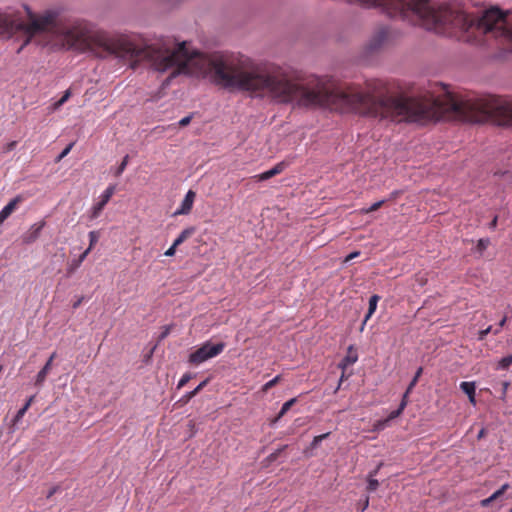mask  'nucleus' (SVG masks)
Returning a JSON list of instances; mask_svg holds the SVG:
<instances>
[{"label": "nucleus", "instance_id": "43", "mask_svg": "<svg viewBox=\"0 0 512 512\" xmlns=\"http://www.w3.org/2000/svg\"><path fill=\"white\" fill-rule=\"evenodd\" d=\"M506 321H507V317L505 316V317H503V318L500 320V322H499V324H498L499 328H503V326L505 325Z\"/></svg>", "mask_w": 512, "mask_h": 512}, {"label": "nucleus", "instance_id": "14", "mask_svg": "<svg viewBox=\"0 0 512 512\" xmlns=\"http://www.w3.org/2000/svg\"><path fill=\"white\" fill-rule=\"evenodd\" d=\"M195 232V228L194 227H188L186 229H184L180 234L179 236L174 240L173 244H174V247H178L179 245H181L184 241H186L189 237H191Z\"/></svg>", "mask_w": 512, "mask_h": 512}, {"label": "nucleus", "instance_id": "6", "mask_svg": "<svg viewBox=\"0 0 512 512\" xmlns=\"http://www.w3.org/2000/svg\"><path fill=\"white\" fill-rule=\"evenodd\" d=\"M55 358H56V352H53L50 355V357L47 360V362L45 363V365L43 366V368L36 375V379H35V385L36 386L40 387L45 382L46 377H47L48 373L50 372V370L52 368V363H53V360Z\"/></svg>", "mask_w": 512, "mask_h": 512}, {"label": "nucleus", "instance_id": "38", "mask_svg": "<svg viewBox=\"0 0 512 512\" xmlns=\"http://www.w3.org/2000/svg\"><path fill=\"white\" fill-rule=\"evenodd\" d=\"M359 255H360L359 251L352 252V253H350L349 255L346 256L345 262H349V261H351L352 259L356 258Z\"/></svg>", "mask_w": 512, "mask_h": 512}, {"label": "nucleus", "instance_id": "48", "mask_svg": "<svg viewBox=\"0 0 512 512\" xmlns=\"http://www.w3.org/2000/svg\"><path fill=\"white\" fill-rule=\"evenodd\" d=\"M343 379H345L344 372L342 373V376H341V378H340V382H342V381H343Z\"/></svg>", "mask_w": 512, "mask_h": 512}, {"label": "nucleus", "instance_id": "1", "mask_svg": "<svg viewBox=\"0 0 512 512\" xmlns=\"http://www.w3.org/2000/svg\"><path fill=\"white\" fill-rule=\"evenodd\" d=\"M80 51L102 58L115 56L130 61L132 68L148 62L156 71H170L168 80L180 74L201 75L218 86L265 94L278 103L299 108L352 112L393 123L425 125L440 119L481 123V97L453 93L438 82L429 84L418 96L390 94L378 79L362 86L329 76L301 78L288 68L258 64L249 58L190 54L185 42L173 51L140 46L124 35L110 37L104 31H94L85 21H80Z\"/></svg>", "mask_w": 512, "mask_h": 512}, {"label": "nucleus", "instance_id": "44", "mask_svg": "<svg viewBox=\"0 0 512 512\" xmlns=\"http://www.w3.org/2000/svg\"><path fill=\"white\" fill-rule=\"evenodd\" d=\"M57 491V487H53L52 489H50L47 497L50 498L51 496H53Z\"/></svg>", "mask_w": 512, "mask_h": 512}, {"label": "nucleus", "instance_id": "8", "mask_svg": "<svg viewBox=\"0 0 512 512\" xmlns=\"http://www.w3.org/2000/svg\"><path fill=\"white\" fill-rule=\"evenodd\" d=\"M357 360H358L357 352L354 350L353 346H350L348 348L346 356L340 362L339 367L344 370L348 366L353 365L354 363H356Z\"/></svg>", "mask_w": 512, "mask_h": 512}, {"label": "nucleus", "instance_id": "32", "mask_svg": "<svg viewBox=\"0 0 512 512\" xmlns=\"http://www.w3.org/2000/svg\"><path fill=\"white\" fill-rule=\"evenodd\" d=\"M90 248H87L78 258L77 261H75L74 263V268H77L81 265V263L85 260V258L88 256V254L90 253Z\"/></svg>", "mask_w": 512, "mask_h": 512}, {"label": "nucleus", "instance_id": "25", "mask_svg": "<svg viewBox=\"0 0 512 512\" xmlns=\"http://www.w3.org/2000/svg\"><path fill=\"white\" fill-rule=\"evenodd\" d=\"M407 405V398H404L402 399L401 403H400V406L397 410L393 411L391 414H390V418L393 419V418H396L398 417L402 411L404 410V408L406 407Z\"/></svg>", "mask_w": 512, "mask_h": 512}, {"label": "nucleus", "instance_id": "20", "mask_svg": "<svg viewBox=\"0 0 512 512\" xmlns=\"http://www.w3.org/2000/svg\"><path fill=\"white\" fill-rule=\"evenodd\" d=\"M296 401H297L296 398H292V399L288 400L287 402H285L282 405L277 418L283 417L289 411V409L296 403Z\"/></svg>", "mask_w": 512, "mask_h": 512}, {"label": "nucleus", "instance_id": "16", "mask_svg": "<svg viewBox=\"0 0 512 512\" xmlns=\"http://www.w3.org/2000/svg\"><path fill=\"white\" fill-rule=\"evenodd\" d=\"M423 372V368L422 367H419L418 370L416 371L412 381L410 382L406 392L404 393L403 397L404 398H407L408 397V394L412 391V389L414 388V386L417 384L418 380H419V377L421 376Z\"/></svg>", "mask_w": 512, "mask_h": 512}, {"label": "nucleus", "instance_id": "7", "mask_svg": "<svg viewBox=\"0 0 512 512\" xmlns=\"http://www.w3.org/2000/svg\"><path fill=\"white\" fill-rule=\"evenodd\" d=\"M20 202L21 198L17 196L3 207L0 211V225L15 211Z\"/></svg>", "mask_w": 512, "mask_h": 512}, {"label": "nucleus", "instance_id": "50", "mask_svg": "<svg viewBox=\"0 0 512 512\" xmlns=\"http://www.w3.org/2000/svg\"><path fill=\"white\" fill-rule=\"evenodd\" d=\"M509 512H512V507H511V510Z\"/></svg>", "mask_w": 512, "mask_h": 512}, {"label": "nucleus", "instance_id": "37", "mask_svg": "<svg viewBox=\"0 0 512 512\" xmlns=\"http://www.w3.org/2000/svg\"><path fill=\"white\" fill-rule=\"evenodd\" d=\"M493 501H494V499H492V496H490L486 499L481 500L480 505L482 507H488Z\"/></svg>", "mask_w": 512, "mask_h": 512}, {"label": "nucleus", "instance_id": "24", "mask_svg": "<svg viewBox=\"0 0 512 512\" xmlns=\"http://www.w3.org/2000/svg\"><path fill=\"white\" fill-rule=\"evenodd\" d=\"M192 378H193V375L191 373L183 374L177 384V389L183 388Z\"/></svg>", "mask_w": 512, "mask_h": 512}, {"label": "nucleus", "instance_id": "49", "mask_svg": "<svg viewBox=\"0 0 512 512\" xmlns=\"http://www.w3.org/2000/svg\"><path fill=\"white\" fill-rule=\"evenodd\" d=\"M190 425H191L192 427H194V426H195V423H193V422L191 421V422H190Z\"/></svg>", "mask_w": 512, "mask_h": 512}, {"label": "nucleus", "instance_id": "17", "mask_svg": "<svg viewBox=\"0 0 512 512\" xmlns=\"http://www.w3.org/2000/svg\"><path fill=\"white\" fill-rule=\"evenodd\" d=\"M115 193V186H108L100 196V201L107 204Z\"/></svg>", "mask_w": 512, "mask_h": 512}, {"label": "nucleus", "instance_id": "31", "mask_svg": "<svg viewBox=\"0 0 512 512\" xmlns=\"http://www.w3.org/2000/svg\"><path fill=\"white\" fill-rule=\"evenodd\" d=\"M489 244H490L489 239H480V240H478V243H477V250L479 252H483L484 250L487 249Z\"/></svg>", "mask_w": 512, "mask_h": 512}, {"label": "nucleus", "instance_id": "30", "mask_svg": "<svg viewBox=\"0 0 512 512\" xmlns=\"http://www.w3.org/2000/svg\"><path fill=\"white\" fill-rule=\"evenodd\" d=\"M287 448V445H284L282 446L281 448L277 449L276 451H274L273 453H271L268 457H267V460L269 462H273L275 461L279 455Z\"/></svg>", "mask_w": 512, "mask_h": 512}, {"label": "nucleus", "instance_id": "29", "mask_svg": "<svg viewBox=\"0 0 512 512\" xmlns=\"http://www.w3.org/2000/svg\"><path fill=\"white\" fill-rule=\"evenodd\" d=\"M98 238H99V234L97 231H91L89 233V247L90 248V251L92 250V248L94 247V245L98 242Z\"/></svg>", "mask_w": 512, "mask_h": 512}, {"label": "nucleus", "instance_id": "34", "mask_svg": "<svg viewBox=\"0 0 512 512\" xmlns=\"http://www.w3.org/2000/svg\"><path fill=\"white\" fill-rule=\"evenodd\" d=\"M490 332H492V326H488L486 329L481 330V331L479 332V337H478V339H479V340H481V341H482V340H484V339H485V337H486Z\"/></svg>", "mask_w": 512, "mask_h": 512}, {"label": "nucleus", "instance_id": "45", "mask_svg": "<svg viewBox=\"0 0 512 512\" xmlns=\"http://www.w3.org/2000/svg\"><path fill=\"white\" fill-rule=\"evenodd\" d=\"M82 299H83V298L78 299V300L73 304V308H77V307L81 304Z\"/></svg>", "mask_w": 512, "mask_h": 512}, {"label": "nucleus", "instance_id": "18", "mask_svg": "<svg viewBox=\"0 0 512 512\" xmlns=\"http://www.w3.org/2000/svg\"><path fill=\"white\" fill-rule=\"evenodd\" d=\"M512 365V354L503 357L497 364V369L507 370Z\"/></svg>", "mask_w": 512, "mask_h": 512}, {"label": "nucleus", "instance_id": "42", "mask_svg": "<svg viewBox=\"0 0 512 512\" xmlns=\"http://www.w3.org/2000/svg\"><path fill=\"white\" fill-rule=\"evenodd\" d=\"M486 435V429L485 428H482L479 432H478V435H477V439L480 440L482 438H484Z\"/></svg>", "mask_w": 512, "mask_h": 512}, {"label": "nucleus", "instance_id": "22", "mask_svg": "<svg viewBox=\"0 0 512 512\" xmlns=\"http://www.w3.org/2000/svg\"><path fill=\"white\" fill-rule=\"evenodd\" d=\"M330 435V433H324V434H321V435H318V436H315L311 445H310V448L311 449H315L318 447V445L324 440L326 439L328 436Z\"/></svg>", "mask_w": 512, "mask_h": 512}, {"label": "nucleus", "instance_id": "12", "mask_svg": "<svg viewBox=\"0 0 512 512\" xmlns=\"http://www.w3.org/2000/svg\"><path fill=\"white\" fill-rule=\"evenodd\" d=\"M209 379H206L202 381L194 390L186 393L179 402L186 404L188 403L193 397H195L208 383Z\"/></svg>", "mask_w": 512, "mask_h": 512}, {"label": "nucleus", "instance_id": "41", "mask_svg": "<svg viewBox=\"0 0 512 512\" xmlns=\"http://www.w3.org/2000/svg\"><path fill=\"white\" fill-rule=\"evenodd\" d=\"M497 221H498V217H497V216H495V217L492 219V221L490 222L489 227H490L491 229L496 228V226H497Z\"/></svg>", "mask_w": 512, "mask_h": 512}, {"label": "nucleus", "instance_id": "4", "mask_svg": "<svg viewBox=\"0 0 512 512\" xmlns=\"http://www.w3.org/2000/svg\"><path fill=\"white\" fill-rule=\"evenodd\" d=\"M287 166H288V164L285 161H281V162L277 163L270 170L265 171V172H263L261 174L253 176V179H255L256 181L268 180V179H270V178H272V177L282 173L286 169Z\"/></svg>", "mask_w": 512, "mask_h": 512}, {"label": "nucleus", "instance_id": "40", "mask_svg": "<svg viewBox=\"0 0 512 512\" xmlns=\"http://www.w3.org/2000/svg\"><path fill=\"white\" fill-rule=\"evenodd\" d=\"M369 506V497L367 496L363 502V504H361V512L365 511L367 509V507Z\"/></svg>", "mask_w": 512, "mask_h": 512}, {"label": "nucleus", "instance_id": "3", "mask_svg": "<svg viewBox=\"0 0 512 512\" xmlns=\"http://www.w3.org/2000/svg\"><path fill=\"white\" fill-rule=\"evenodd\" d=\"M45 225L46 222L44 220L31 225L30 228L21 236L22 242L24 244L34 243L39 238Z\"/></svg>", "mask_w": 512, "mask_h": 512}, {"label": "nucleus", "instance_id": "27", "mask_svg": "<svg viewBox=\"0 0 512 512\" xmlns=\"http://www.w3.org/2000/svg\"><path fill=\"white\" fill-rule=\"evenodd\" d=\"M128 161H129V156L126 155L116 170V173H115L116 176H120L124 172V170L127 167Z\"/></svg>", "mask_w": 512, "mask_h": 512}, {"label": "nucleus", "instance_id": "11", "mask_svg": "<svg viewBox=\"0 0 512 512\" xmlns=\"http://www.w3.org/2000/svg\"><path fill=\"white\" fill-rule=\"evenodd\" d=\"M380 300V296L378 295H372L369 299V308H368V312L362 322V325H361V330L364 329V326L366 325L367 321L372 317V315L374 314V312L376 311L377 309V304Z\"/></svg>", "mask_w": 512, "mask_h": 512}, {"label": "nucleus", "instance_id": "46", "mask_svg": "<svg viewBox=\"0 0 512 512\" xmlns=\"http://www.w3.org/2000/svg\"><path fill=\"white\" fill-rule=\"evenodd\" d=\"M501 329H502V328H499V326H498V327H496V329H495V330H492V332H493L494 334H496V335H497V334H499V333H500Z\"/></svg>", "mask_w": 512, "mask_h": 512}, {"label": "nucleus", "instance_id": "47", "mask_svg": "<svg viewBox=\"0 0 512 512\" xmlns=\"http://www.w3.org/2000/svg\"><path fill=\"white\" fill-rule=\"evenodd\" d=\"M169 333V329L167 328L166 331H164V333L162 334V338H164L165 336H167V334Z\"/></svg>", "mask_w": 512, "mask_h": 512}, {"label": "nucleus", "instance_id": "28", "mask_svg": "<svg viewBox=\"0 0 512 512\" xmlns=\"http://www.w3.org/2000/svg\"><path fill=\"white\" fill-rule=\"evenodd\" d=\"M385 203L384 200H381V201H378L374 204H372L369 208L367 209H363V213L365 214H368V213H371V212H374L376 210H378L379 208H381L383 206V204Z\"/></svg>", "mask_w": 512, "mask_h": 512}, {"label": "nucleus", "instance_id": "36", "mask_svg": "<svg viewBox=\"0 0 512 512\" xmlns=\"http://www.w3.org/2000/svg\"><path fill=\"white\" fill-rule=\"evenodd\" d=\"M16 145H17L16 141H11V142L7 143L4 146V152L7 153V152L12 151L13 149H15Z\"/></svg>", "mask_w": 512, "mask_h": 512}, {"label": "nucleus", "instance_id": "23", "mask_svg": "<svg viewBox=\"0 0 512 512\" xmlns=\"http://www.w3.org/2000/svg\"><path fill=\"white\" fill-rule=\"evenodd\" d=\"M70 96H71L70 90H66L64 92V94L62 95V97L54 104V108L55 109L60 108L64 103H66L68 101Z\"/></svg>", "mask_w": 512, "mask_h": 512}, {"label": "nucleus", "instance_id": "33", "mask_svg": "<svg viewBox=\"0 0 512 512\" xmlns=\"http://www.w3.org/2000/svg\"><path fill=\"white\" fill-rule=\"evenodd\" d=\"M72 147H73V143H70L69 145H67V147L59 154L56 161L59 162L64 157H66L68 155V153L71 151Z\"/></svg>", "mask_w": 512, "mask_h": 512}, {"label": "nucleus", "instance_id": "10", "mask_svg": "<svg viewBox=\"0 0 512 512\" xmlns=\"http://www.w3.org/2000/svg\"><path fill=\"white\" fill-rule=\"evenodd\" d=\"M460 388L468 396L470 403L475 405L476 404V399H475L476 386H475V383L474 382L464 381V382L460 383Z\"/></svg>", "mask_w": 512, "mask_h": 512}, {"label": "nucleus", "instance_id": "5", "mask_svg": "<svg viewBox=\"0 0 512 512\" xmlns=\"http://www.w3.org/2000/svg\"><path fill=\"white\" fill-rule=\"evenodd\" d=\"M195 197H196V193L192 190H189L180 207L174 212V215H187L190 213L192 207H193V203H194V200H195Z\"/></svg>", "mask_w": 512, "mask_h": 512}, {"label": "nucleus", "instance_id": "19", "mask_svg": "<svg viewBox=\"0 0 512 512\" xmlns=\"http://www.w3.org/2000/svg\"><path fill=\"white\" fill-rule=\"evenodd\" d=\"M106 206L105 203H103L102 201H99L98 203H96L92 209H91V215H90V218L91 219H96L99 217V215L101 214L102 210L104 209V207Z\"/></svg>", "mask_w": 512, "mask_h": 512}, {"label": "nucleus", "instance_id": "2", "mask_svg": "<svg viewBox=\"0 0 512 512\" xmlns=\"http://www.w3.org/2000/svg\"><path fill=\"white\" fill-rule=\"evenodd\" d=\"M224 348L225 343L223 342L213 344L207 341L189 355L188 361L192 365H199L221 354Z\"/></svg>", "mask_w": 512, "mask_h": 512}, {"label": "nucleus", "instance_id": "9", "mask_svg": "<svg viewBox=\"0 0 512 512\" xmlns=\"http://www.w3.org/2000/svg\"><path fill=\"white\" fill-rule=\"evenodd\" d=\"M387 36H388V31L386 28H381L376 34L375 36L372 38L371 42H370V49L374 50V49H378L383 43L384 41L387 39Z\"/></svg>", "mask_w": 512, "mask_h": 512}, {"label": "nucleus", "instance_id": "26", "mask_svg": "<svg viewBox=\"0 0 512 512\" xmlns=\"http://www.w3.org/2000/svg\"><path fill=\"white\" fill-rule=\"evenodd\" d=\"M509 484L508 483H505L503 484L497 491H495L491 496H492V499L497 500L499 497H501L508 489H509Z\"/></svg>", "mask_w": 512, "mask_h": 512}, {"label": "nucleus", "instance_id": "35", "mask_svg": "<svg viewBox=\"0 0 512 512\" xmlns=\"http://www.w3.org/2000/svg\"><path fill=\"white\" fill-rule=\"evenodd\" d=\"M192 120V115H189V116H186L184 118H182L179 122H178V125L180 127H185L187 126Z\"/></svg>", "mask_w": 512, "mask_h": 512}, {"label": "nucleus", "instance_id": "13", "mask_svg": "<svg viewBox=\"0 0 512 512\" xmlns=\"http://www.w3.org/2000/svg\"><path fill=\"white\" fill-rule=\"evenodd\" d=\"M34 399H35V396H31L27 399L26 403L24 404V406L18 410V412L16 413L14 419H13V425H16L18 422L21 421V419L23 418V416L25 415V413L28 411V409L30 408V406L32 405V403L34 402Z\"/></svg>", "mask_w": 512, "mask_h": 512}, {"label": "nucleus", "instance_id": "21", "mask_svg": "<svg viewBox=\"0 0 512 512\" xmlns=\"http://www.w3.org/2000/svg\"><path fill=\"white\" fill-rule=\"evenodd\" d=\"M280 381H281V375L275 376L272 380L268 381L267 383H265L262 386V388H261L262 392L263 393L268 392V390H270L272 387L277 385Z\"/></svg>", "mask_w": 512, "mask_h": 512}, {"label": "nucleus", "instance_id": "15", "mask_svg": "<svg viewBox=\"0 0 512 512\" xmlns=\"http://www.w3.org/2000/svg\"><path fill=\"white\" fill-rule=\"evenodd\" d=\"M381 465L382 464H380L374 471L370 472V474H369L368 485H367V490L369 492L375 491L379 486V482L377 479L374 478V476H376V474L378 473Z\"/></svg>", "mask_w": 512, "mask_h": 512}, {"label": "nucleus", "instance_id": "39", "mask_svg": "<svg viewBox=\"0 0 512 512\" xmlns=\"http://www.w3.org/2000/svg\"><path fill=\"white\" fill-rule=\"evenodd\" d=\"M176 248L177 247H174V244H172V246L166 250L165 255L169 257L173 256L176 252Z\"/></svg>", "mask_w": 512, "mask_h": 512}]
</instances>
